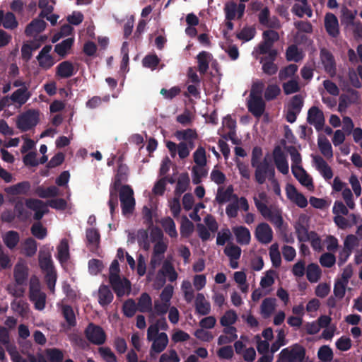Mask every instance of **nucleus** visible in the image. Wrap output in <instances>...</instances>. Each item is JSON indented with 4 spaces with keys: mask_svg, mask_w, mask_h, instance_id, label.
<instances>
[{
    "mask_svg": "<svg viewBox=\"0 0 362 362\" xmlns=\"http://www.w3.org/2000/svg\"><path fill=\"white\" fill-rule=\"evenodd\" d=\"M57 258L61 264L66 263L70 258L69 246L66 239H62L57 246Z\"/></svg>",
    "mask_w": 362,
    "mask_h": 362,
    "instance_id": "nucleus-30",
    "label": "nucleus"
},
{
    "mask_svg": "<svg viewBox=\"0 0 362 362\" xmlns=\"http://www.w3.org/2000/svg\"><path fill=\"white\" fill-rule=\"evenodd\" d=\"M265 102L262 97L250 98L247 103L249 112L257 118H259L265 110Z\"/></svg>",
    "mask_w": 362,
    "mask_h": 362,
    "instance_id": "nucleus-15",
    "label": "nucleus"
},
{
    "mask_svg": "<svg viewBox=\"0 0 362 362\" xmlns=\"http://www.w3.org/2000/svg\"><path fill=\"white\" fill-rule=\"evenodd\" d=\"M62 314L70 327H74L76 325V316L71 306L69 305H63Z\"/></svg>",
    "mask_w": 362,
    "mask_h": 362,
    "instance_id": "nucleus-52",
    "label": "nucleus"
},
{
    "mask_svg": "<svg viewBox=\"0 0 362 362\" xmlns=\"http://www.w3.org/2000/svg\"><path fill=\"white\" fill-rule=\"evenodd\" d=\"M160 223L162 227L163 228L165 232L171 238H176L177 236V233L175 228V223L173 218L168 216L163 218L160 221Z\"/></svg>",
    "mask_w": 362,
    "mask_h": 362,
    "instance_id": "nucleus-38",
    "label": "nucleus"
},
{
    "mask_svg": "<svg viewBox=\"0 0 362 362\" xmlns=\"http://www.w3.org/2000/svg\"><path fill=\"white\" fill-rule=\"evenodd\" d=\"M84 334L86 339L95 345L103 344L107 339L104 329L99 325L90 322L85 329Z\"/></svg>",
    "mask_w": 362,
    "mask_h": 362,
    "instance_id": "nucleus-5",
    "label": "nucleus"
},
{
    "mask_svg": "<svg viewBox=\"0 0 362 362\" xmlns=\"http://www.w3.org/2000/svg\"><path fill=\"white\" fill-rule=\"evenodd\" d=\"M320 59L325 71L329 74H334L336 71V63L333 54L326 49L320 50Z\"/></svg>",
    "mask_w": 362,
    "mask_h": 362,
    "instance_id": "nucleus-18",
    "label": "nucleus"
},
{
    "mask_svg": "<svg viewBox=\"0 0 362 362\" xmlns=\"http://www.w3.org/2000/svg\"><path fill=\"white\" fill-rule=\"evenodd\" d=\"M238 199V195L233 194V187L229 185L225 190L223 187H219L217 190L216 201L219 204H223L230 200Z\"/></svg>",
    "mask_w": 362,
    "mask_h": 362,
    "instance_id": "nucleus-23",
    "label": "nucleus"
},
{
    "mask_svg": "<svg viewBox=\"0 0 362 362\" xmlns=\"http://www.w3.org/2000/svg\"><path fill=\"white\" fill-rule=\"evenodd\" d=\"M46 22L41 18H35L27 25L25 34L27 36H33L42 32L46 28Z\"/></svg>",
    "mask_w": 362,
    "mask_h": 362,
    "instance_id": "nucleus-25",
    "label": "nucleus"
},
{
    "mask_svg": "<svg viewBox=\"0 0 362 362\" xmlns=\"http://www.w3.org/2000/svg\"><path fill=\"white\" fill-rule=\"evenodd\" d=\"M190 183L189 177L187 173H181L179 175L175 193V195L180 197L182 193H184L188 189V187Z\"/></svg>",
    "mask_w": 362,
    "mask_h": 362,
    "instance_id": "nucleus-32",
    "label": "nucleus"
},
{
    "mask_svg": "<svg viewBox=\"0 0 362 362\" xmlns=\"http://www.w3.org/2000/svg\"><path fill=\"white\" fill-rule=\"evenodd\" d=\"M317 356L320 361L329 362L333 358V351L329 346L323 345L319 349Z\"/></svg>",
    "mask_w": 362,
    "mask_h": 362,
    "instance_id": "nucleus-56",
    "label": "nucleus"
},
{
    "mask_svg": "<svg viewBox=\"0 0 362 362\" xmlns=\"http://www.w3.org/2000/svg\"><path fill=\"white\" fill-rule=\"evenodd\" d=\"M256 34V30L253 27H244L236 37L241 40L247 42L254 38Z\"/></svg>",
    "mask_w": 362,
    "mask_h": 362,
    "instance_id": "nucleus-58",
    "label": "nucleus"
},
{
    "mask_svg": "<svg viewBox=\"0 0 362 362\" xmlns=\"http://www.w3.org/2000/svg\"><path fill=\"white\" fill-rule=\"evenodd\" d=\"M98 352L105 362H117V356L110 347H99Z\"/></svg>",
    "mask_w": 362,
    "mask_h": 362,
    "instance_id": "nucleus-64",
    "label": "nucleus"
},
{
    "mask_svg": "<svg viewBox=\"0 0 362 362\" xmlns=\"http://www.w3.org/2000/svg\"><path fill=\"white\" fill-rule=\"evenodd\" d=\"M3 240L6 246L12 250L16 247L20 240V235L17 231L9 230L3 237Z\"/></svg>",
    "mask_w": 362,
    "mask_h": 362,
    "instance_id": "nucleus-35",
    "label": "nucleus"
},
{
    "mask_svg": "<svg viewBox=\"0 0 362 362\" xmlns=\"http://www.w3.org/2000/svg\"><path fill=\"white\" fill-rule=\"evenodd\" d=\"M119 164L117 170L116 175L114 177L113 182L110 187V195L107 204L110 208V213L111 216H113L115 210L118 204V190L120 189L123 182H126L129 175V168L126 164L121 162V158H119Z\"/></svg>",
    "mask_w": 362,
    "mask_h": 362,
    "instance_id": "nucleus-1",
    "label": "nucleus"
},
{
    "mask_svg": "<svg viewBox=\"0 0 362 362\" xmlns=\"http://www.w3.org/2000/svg\"><path fill=\"white\" fill-rule=\"evenodd\" d=\"M194 230V224L189 221L186 216H184L182 218L180 226V233L182 236H189Z\"/></svg>",
    "mask_w": 362,
    "mask_h": 362,
    "instance_id": "nucleus-57",
    "label": "nucleus"
},
{
    "mask_svg": "<svg viewBox=\"0 0 362 362\" xmlns=\"http://www.w3.org/2000/svg\"><path fill=\"white\" fill-rule=\"evenodd\" d=\"M321 276V269L320 267L315 263L309 264L307 267L306 276L311 283L317 282Z\"/></svg>",
    "mask_w": 362,
    "mask_h": 362,
    "instance_id": "nucleus-36",
    "label": "nucleus"
},
{
    "mask_svg": "<svg viewBox=\"0 0 362 362\" xmlns=\"http://www.w3.org/2000/svg\"><path fill=\"white\" fill-rule=\"evenodd\" d=\"M294 227L298 241L300 243L308 242L310 236V231H308V228L300 222L297 223Z\"/></svg>",
    "mask_w": 362,
    "mask_h": 362,
    "instance_id": "nucleus-41",
    "label": "nucleus"
},
{
    "mask_svg": "<svg viewBox=\"0 0 362 362\" xmlns=\"http://www.w3.org/2000/svg\"><path fill=\"white\" fill-rule=\"evenodd\" d=\"M307 122L313 125L317 131H321L325 122L323 112L317 107L313 106L308 112Z\"/></svg>",
    "mask_w": 362,
    "mask_h": 362,
    "instance_id": "nucleus-9",
    "label": "nucleus"
},
{
    "mask_svg": "<svg viewBox=\"0 0 362 362\" xmlns=\"http://www.w3.org/2000/svg\"><path fill=\"white\" fill-rule=\"evenodd\" d=\"M14 279L17 284H25L28 279L27 268L22 265H16L14 269Z\"/></svg>",
    "mask_w": 362,
    "mask_h": 362,
    "instance_id": "nucleus-42",
    "label": "nucleus"
},
{
    "mask_svg": "<svg viewBox=\"0 0 362 362\" xmlns=\"http://www.w3.org/2000/svg\"><path fill=\"white\" fill-rule=\"evenodd\" d=\"M30 96L31 93L28 91V87H23L15 90L9 98L13 103L23 105L28 100Z\"/></svg>",
    "mask_w": 362,
    "mask_h": 362,
    "instance_id": "nucleus-28",
    "label": "nucleus"
},
{
    "mask_svg": "<svg viewBox=\"0 0 362 362\" xmlns=\"http://www.w3.org/2000/svg\"><path fill=\"white\" fill-rule=\"evenodd\" d=\"M39 122V111L28 110L21 114L16 121V127L22 132H25L35 127Z\"/></svg>",
    "mask_w": 362,
    "mask_h": 362,
    "instance_id": "nucleus-3",
    "label": "nucleus"
},
{
    "mask_svg": "<svg viewBox=\"0 0 362 362\" xmlns=\"http://www.w3.org/2000/svg\"><path fill=\"white\" fill-rule=\"evenodd\" d=\"M252 167L255 168V177L256 182L259 185L265 182L267 177L269 179L274 177V167L266 158Z\"/></svg>",
    "mask_w": 362,
    "mask_h": 362,
    "instance_id": "nucleus-4",
    "label": "nucleus"
},
{
    "mask_svg": "<svg viewBox=\"0 0 362 362\" xmlns=\"http://www.w3.org/2000/svg\"><path fill=\"white\" fill-rule=\"evenodd\" d=\"M159 62L160 59L156 54H148L142 60L143 66L152 70L156 69Z\"/></svg>",
    "mask_w": 362,
    "mask_h": 362,
    "instance_id": "nucleus-62",
    "label": "nucleus"
},
{
    "mask_svg": "<svg viewBox=\"0 0 362 362\" xmlns=\"http://www.w3.org/2000/svg\"><path fill=\"white\" fill-rule=\"evenodd\" d=\"M153 343L151 346L150 354L152 356L153 352L160 354L168 346V337L166 333L160 332L157 337L152 340Z\"/></svg>",
    "mask_w": 362,
    "mask_h": 362,
    "instance_id": "nucleus-17",
    "label": "nucleus"
},
{
    "mask_svg": "<svg viewBox=\"0 0 362 362\" xmlns=\"http://www.w3.org/2000/svg\"><path fill=\"white\" fill-rule=\"evenodd\" d=\"M291 171L293 176L302 185L307 187L308 189H310V187H313L312 178L303 167H291Z\"/></svg>",
    "mask_w": 362,
    "mask_h": 362,
    "instance_id": "nucleus-21",
    "label": "nucleus"
},
{
    "mask_svg": "<svg viewBox=\"0 0 362 362\" xmlns=\"http://www.w3.org/2000/svg\"><path fill=\"white\" fill-rule=\"evenodd\" d=\"M36 193L41 198L54 197L58 195L59 189L55 186H50L47 188L38 187L36 189Z\"/></svg>",
    "mask_w": 362,
    "mask_h": 362,
    "instance_id": "nucleus-47",
    "label": "nucleus"
},
{
    "mask_svg": "<svg viewBox=\"0 0 362 362\" xmlns=\"http://www.w3.org/2000/svg\"><path fill=\"white\" fill-rule=\"evenodd\" d=\"M109 282L117 296L120 298L131 291V282L127 278L122 279L120 276H109Z\"/></svg>",
    "mask_w": 362,
    "mask_h": 362,
    "instance_id": "nucleus-7",
    "label": "nucleus"
},
{
    "mask_svg": "<svg viewBox=\"0 0 362 362\" xmlns=\"http://www.w3.org/2000/svg\"><path fill=\"white\" fill-rule=\"evenodd\" d=\"M298 69V67L296 64H291L280 70L279 77L281 80H285L295 75Z\"/></svg>",
    "mask_w": 362,
    "mask_h": 362,
    "instance_id": "nucleus-61",
    "label": "nucleus"
},
{
    "mask_svg": "<svg viewBox=\"0 0 362 362\" xmlns=\"http://www.w3.org/2000/svg\"><path fill=\"white\" fill-rule=\"evenodd\" d=\"M74 43V37H68L54 46V52L62 57L66 56Z\"/></svg>",
    "mask_w": 362,
    "mask_h": 362,
    "instance_id": "nucleus-31",
    "label": "nucleus"
},
{
    "mask_svg": "<svg viewBox=\"0 0 362 362\" xmlns=\"http://www.w3.org/2000/svg\"><path fill=\"white\" fill-rule=\"evenodd\" d=\"M25 205L28 209L35 211L33 218L37 221L41 220L43 216L49 211L47 205L40 199H28L25 201Z\"/></svg>",
    "mask_w": 362,
    "mask_h": 362,
    "instance_id": "nucleus-10",
    "label": "nucleus"
},
{
    "mask_svg": "<svg viewBox=\"0 0 362 362\" xmlns=\"http://www.w3.org/2000/svg\"><path fill=\"white\" fill-rule=\"evenodd\" d=\"M37 242L33 238H28L25 240L23 243L24 254L27 257H33L37 252Z\"/></svg>",
    "mask_w": 362,
    "mask_h": 362,
    "instance_id": "nucleus-46",
    "label": "nucleus"
},
{
    "mask_svg": "<svg viewBox=\"0 0 362 362\" xmlns=\"http://www.w3.org/2000/svg\"><path fill=\"white\" fill-rule=\"evenodd\" d=\"M233 232L238 243L242 245H246L250 243L251 235L247 228L242 226H235L233 228Z\"/></svg>",
    "mask_w": 362,
    "mask_h": 362,
    "instance_id": "nucleus-24",
    "label": "nucleus"
},
{
    "mask_svg": "<svg viewBox=\"0 0 362 362\" xmlns=\"http://www.w3.org/2000/svg\"><path fill=\"white\" fill-rule=\"evenodd\" d=\"M273 158L278 170L284 175L288 173L289 167L286 156L280 146H276L273 150Z\"/></svg>",
    "mask_w": 362,
    "mask_h": 362,
    "instance_id": "nucleus-11",
    "label": "nucleus"
},
{
    "mask_svg": "<svg viewBox=\"0 0 362 362\" xmlns=\"http://www.w3.org/2000/svg\"><path fill=\"white\" fill-rule=\"evenodd\" d=\"M255 235L256 239L262 244H268L272 240L273 231L267 223H261L257 225Z\"/></svg>",
    "mask_w": 362,
    "mask_h": 362,
    "instance_id": "nucleus-12",
    "label": "nucleus"
},
{
    "mask_svg": "<svg viewBox=\"0 0 362 362\" xmlns=\"http://www.w3.org/2000/svg\"><path fill=\"white\" fill-rule=\"evenodd\" d=\"M241 248L232 243H228L224 249L225 255L230 258V260H237L240 257Z\"/></svg>",
    "mask_w": 362,
    "mask_h": 362,
    "instance_id": "nucleus-43",
    "label": "nucleus"
},
{
    "mask_svg": "<svg viewBox=\"0 0 362 362\" xmlns=\"http://www.w3.org/2000/svg\"><path fill=\"white\" fill-rule=\"evenodd\" d=\"M29 298L34 303L35 308L42 310L45 307L46 294L40 291L38 284H31L29 289Z\"/></svg>",
    "mask_w": 362,
    "mask_h": 362,
    "instance_id": "nucleus-8",
    "label": "nucleus"
},
{
    "mask_svg": "<svg viewBox=\"0 0 362 362\" xmlns=\"http://www.w3.org/2000/svg\"><path fill=\"white\" fill-rule=\"evenodd\" d=\"M138 310L141 313H148L153 310L152 299L149 294L143 293L137 303Z\"/></svg>",
    "mask_w": 362,
    "mask_h": 362,
    "instance_id": "nucleus-33",
    "label": "nucleus"
},
{
    "mask_svg": "<svg viewBox=\"0 0 362 362\" xmlns=\"http://www.w3.org/2000/svg\"><path fill=\"white\" fill-rule=\"evenodd\" d=\"M313 161L316 165L317 170L325 180H330L333 177L332 168L321 156H314Z\"/></svg>",
    "mask_w": 362,
    "mask_h": 362,
    "instance_id": "nucleus-20",
    "label": "nucleus"
},
{
    "mask_svg": "<svg viewBox=\"0 0 362 362\" xmlns=\"http://www.w3.org/2000/svg\"><path fill=\"white\" fill-rule=\"evenodd\" d=\"M211 57L212 54L206 51H202L197 55L198 71L201 74H205L207 72Z\"/></svg>",
    "mask_w": 362,
    "mask_h": 362,
    "instance_id": "nucleus-29",
    "label": "nucleus"
},
{
    "mask_svg": "<svg viewBox=\"0 0 362 362\" xmlns=\"http://www.w3.org/2000/svg\"><path fill=\"white\" fill-rule=\"evenodd\" d=\"M237 320V315L233 310H228L221 317L220 323L223 327H228L234 324Z\"/></svg>",
    "mask_w": 362,
    "mask_h": 362,
    "instance_id": "nucleus-63",
    "label": "nucleus"
},
{
    "mask_svg": "<svg viewBox=\"0 0 362 362\" xmlns=\"http://www.w3.org/2000/svg\"><path fill=\"white\" fill-rule=\"evenodd\" d=\"M276 299L273 298H266L263 300L261 305V313L264 318L269 317L275 309Z\"/></svg>",
    "mask_w": 362,
    "mask_h": 362,
    "instance_id": "nucleus-37",
    "label": "nucleus"
},
{
    "mask_svg": "<svg viewBox=\"0 0 362 362\" xmlns=\"http://www.w3.org/2000/svg\"><path fill=\"white\" fill-rule=\"evenodd\" d=\"M269 256L273 267L275 268L279 267L281 264V258L278 243H275L271 245L269 248Z\"/></svg>",
    "mask_w": 362,
    "mask_h": 362,
    "instance_id": "nucleus-44",
    "label": "nucleus"
},
{
    "mask_svg": "<svg viewBox=\"0 0 362 362\" xmlns=\"http://www.w3.org/2000/svg\"><path fill=\"white\" fill-rule=\"evenodd\" d=\"M14 214L21 221H26L30 216L29 212L25 209L23 203L18 201L14 205Z\"/></svg>",
    "mask_w": 362,
    "mask_h": 362,
    "instance_id": "nucleus-59",
    "label": "nucleus"
},
{
    "mask_svg": "<svg viewBox=\"0 0 362 362\" xmlns=\"http://www.w3.org/2000/svg\"><path fill=\"white\" fill-rule=\"evenodd\" d=\"M254 202L261 215L268 219L277 227H281L283 223V218L278 211H272L266 204L261 202L257 198H254Z\"/></svg>",
    "mask_w": 362,
    "mask_h": 362,
    "instance_id": "nucleus-6",
    "label": "nucleus"
},
{
    "mask_svg": "<svg viewBox=\"0 0 362 362\" xmlns=\"http://www.w3.org/2000/svg\"><path fill=\"white\" fill-rule=\"evenodd\" d=\"M170 303H166V302H160L158 300H156L154 301L153 305V313L156 314L158 316H164L167 312L168 311V309L170 308Z\"/></svg>",
    "mask_w": 362,
    "mask_h": 362,
    "instance_id": "nucleus-60",
    "label": "nucleus"
},
{
    "mask_svg": "<svg viewBox=\"0 0 362 362\" xmlns=\"http://www.w3.org/2000/svg\"><path fill=\"white\" fill-rule=\"evenodd\" d=\"M284 354L288 356V358L291 362L303 361L305 356V349L299 344H295L291 350L286 348L284 349Z\"/></svg>",
    "mask_w": 362,
    "mask_h": 362,
    "instance_id": "nucleus-16",
    "label": "nucleus"
},
{
    "mask_svg": "<svg viewBox=\"0 0 362 362\" xmlns=\"http://www.w3.org/2000/svg\"><path fill=\"white\" fill-rule=\"evenodd\" d=\"M86 245L91 252H96L99 248L100 235L98 229L90 228L86 231Z\"/></svg>",
    "mask_w": 362,
    "mask_h": 362,
    "instance_id": "nucleus-14",
    "label": "nucleus"
},
{
    "mask_svg": "<svg viewBox=\"0 0 362 362\" xmlns=\"http://www.w3.org/2000/svg\"><path fill=\"white\" fill-rule=\"evenodd\" d=\"M194 163L199 167L203 168L206 164V157L205 148L199 146L193 154Z\"/></svg>",
    "mask_w": 362,
    "mask_h": 362,
    "instance_id": "nucleus-55",
    "label": "nucleus"
},
{
    "mask_svg": "<svg viewBox=\"0 0 362 362\" xmlns=\"http://www.w3.org/2000/svg\"><path fill=\"white\" fill-rule=\"evenodd\" d=\"M56 69V74L62 78H69L75 74L74 66L69 61L59 63Z\"/></svg>",
    "mask_w": 362,
    "mask_h": 362,
    "instance_id": "nucleus-27",
    "label": "nucleus"
},
{
    "mask_svg": "<svg viewBox=\"0 0 362 362\" xmlns=\"http://www.w3.org/2000/svg\"><path fill=\"white\" fill-rule=\"evenodd\" d=\"M325 28L327 34L334 38H337L339 34V21L337 16L332 13H327L325 16Z\"/></svg>",
    "mask_w": 362,
    "mask_h": 362,
    "instance_id": "nucleus-13",
    "label": "nucleus"
},
{
    "mask_svg": "<svg viewBox=\"0 0 362 362\" xmlns=\"http://www.w3.org/2000/svg\"><path fill=\"white\" fill-rule=\"evenodd\" d=\"M226 21H233L236 17L237 4L233 1H227L223 8Z\"/></svg>",
    "mask_w": 362,
    "mask_h": 362,
    "instance_id": "nucleus-49",
    "label": "nucleus"
},
{
    "mask_svg": "<svg viewBox=\"0 0 362 362\" xmlns=\"http://www.w3.org/2000/svg\"><path fill=\"white\" fill-rule=\"evenodd\" d=\"M195 310L201 315H207L211 312L210 303L206 300L203 293H198L195 298Z\"/></svg>",
    "mask_w": 362,
    "mask_h": 362,
    "instance_id": "nucleus-22",
    "label": "nucleus"
},
{
    "mask_svg": "<svg viewBox=\"0 0 362 362\" xmlns=\"http://www.w3.org/2000/svg\"><path fill=\"white\" fill-rule=\"evenodd\" d=\"M45 354L49 362H62L64 354L62 350L57 348L45 349Z\"/></svg>",
    "mask_w": 362,
    "mask_h": 362,
    "instance_id": "nucleus-54",
    "label": "nucleus"
},
{
    "mask_svg": "<svg viewBox=\"0 0 362 362\" xmlns=\"http://www.w3.org/2000/svg\"><path fill=\"white\" fill-rule=\"evenodd\" d=\"M286 150L289 153L292 161L291 167H302L300 163L302 158L300 153L294 146H286Z\"/></svg>",
    "mask_w": 362,
    "mask_h": 362,
    "instance_id": "nucleus-48",
    "label": "nucleus"
},
{
    "mask_svg": "<svg viewBox=\"0 0 362 362\" xmlns=\"http://www.w3.org/2000/svg\"><path fill=\"white\" fill-rule=\"evenodd\" d=\"M114 295L108 286L102 284L100 286L98 292V303L105 308L109 305L113 300Z\"/></svg>",
    "mask_w": 362,
    "mask_h": 362,
    "instance_id": "nucleus-19",
    "label": "nucleus"
},
{
    "mask_svg": "<svg viewBox=\"0 0 362 362\" xmlns=\"http://www.w3.org/2000/svg\"><path fill=\"white\" fill-rule=\"evenodd\" d=\"M118 192L122 214L125 217H129L134 214L136 205L133 189L128 185H124L118 190Z\"/></svg>",
    "mask_w": 362,
    "mask_h": 362,
    "instance_id": "nucleus-2",
    "label": "nucleus"
},
{
    "mask_svg": "<svg viewBox=\"0 0 362 362\" xmlns=\"http://www.w3.org/2000/svg\"><path fill=\"white\" fill-rule=\"evenodd\" d=\"M317 142L321 153L327 158H332L333 156V151L329 140L325 136L322 138L320 137Z\"/></svg>",
    "mask_w": 362,
    "mask_h": 362,
    "instance_id": "nucleus-40",
    "label": "nucleus"
},
{
    "mask_svg": "<svg viewBox=\"0 0 362 362\" xmlns=\"http://www.w3.org/2000/svg\"><path fill=\"white\" fill-rule=\"evenodd\" d=\"M30 183L28 181L18 182L5 188V192L9 195H25L30 189Z\"/></svg>",
    "mask_w": 362,
    "mask_h": 362,
    "instance_id": "nucleus-26",
    "label": "nucleus"
},
{
    "mask_svg": "<svg viewBox=\"0 0 362 362\" xmlns=\"http://www.w3.org/2000/svg\"><path fill=\"white\" fill-rule=\"evenodd\" d=\"M137 310V305L136 304L134 300L132 298L127 300L122 306L123 313L127 317H132L135 315Z\"/></svg>",
    "mask_w": 362,
    "mask_h": 362,
    "instance_id": "nucleus-50",
    "label": "nucleus"
},
{
    "mask_svg": "<svg viewBox=\"0 0 362 362\" xmlns=\"http://www.w3.org/2000/svg\"><path fill=\"white\" fill-rule=\"evenodd\" d=\"M160 272L163 275L168 276V280L171 282L175 281L177 278V273L170 262H164Z\"/></svg>",
    "mask_w": 362,
    "mask_h": 362,
    "instance_id": "nucleus-51",
    "label": "nucleus"
},
{
    "mask_svg": "<svg viewBox=\"0 0 362 362\" xmlns=\"http://www.w3.org/2000/svg\"><path fill=\"white\" fill-rule=\"evenodd\" d=\"M11 306L12 310L18 313L21 316H25L29 310L28 304L23 300H14L11 302Z\"/></svg>",
    "mask_w": 362,
    "mask_h": 362,
    "instance_id": "nucleus-45",
    "label": "nucleus"
},
{
    "mask_svg": "<svg viewBox=\"0 0 362 362\" xmlns=\"http://www.w3.org/2000/svg\"><path fill=\"white\" fill-rule=\"evenodd\" d=\"M30 231L32 235L39 240L44 239L47 234V228H45L40 221L35 222L33 224Z\"/></svg>",
    "mask_w": 362,
    "mask_h": 362,
    "instance_id": "nucleus-53",
    "label": "nucleus"
},
{
    "mask_svg": "<svg viewBox=\"0 0 362 362\" xmlns=\"http://www.w3.org/2000/svg\"><path fill=\"white\" fill-rule=\"evenodd\" d=\"M302 51L296 45L288 46L286 51V59L288 62H299L303 59Z\"/></svg>",
    "mask_w": 362,
    "mask_h": 362,
    "instance_id": "nucleus-34",
    "label": "nucleus"
},
{
    "mask_svg": "<svg viewBox=\"0 0 362 362\" xmlns=\"http://www.w3.org/2000/svg\"><path fill=\"white\" fill-rule=\"evenodd\" d=\"M175 136L179 141H185V142L195 140L198 138L196 130L193 129L177 130L175 132Z\"/></svg>",
    "mask_w": 362,
    "mask_h": 362,
    "instance_id": "nucleus-39",
    "label": "nucleus"
}]
</instances>
